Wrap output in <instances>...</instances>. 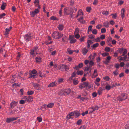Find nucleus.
Masks as SVG:
<instances>
[{
  "label": "nucleus",
  "mask_w": 129,
  "mask_h": 129,
  "mask_svg": "<svg viewBox=\"0 0 129 129\" xmlns=\"http://www.w3.org/2000/svg\"><path fill=\"white\" fill-rule=\"evenodd\" d=\"M73 13V9L71 8L70 9L68 8L67 7L64 9V13L66 15H71Z\"/></svg>",
  "instance_id": "obj_1"
},
{
  "label": "nucleus",
  "mask_w": 129,
  "mask_h": 129,
  "mask_svg": "<svg viewBox=\"0 0 129 129\" xmlns=\"http://www.w3.org/2000/svg\"><path fill=\"white\" fill-rule=\"evenodd\" d=\"M127 94L125 93H122L121 95L117 97V99L119 101H121L126 100L127 99Z\"/></svg>",
  "instance_id": "obj_2"
},
{
  "label": "nucleus",
  "mask_w": 129,
  "mask_h": 129,
  "mask_svg": "<svg viewBox=\"0 0 129 129\" xmlns=\"http://www.w3.org/2000/svg\"><path fill=\"white\" fill-rule=\"evenodd\" d=\"M59 69L62 71H67L69 69L68 67L64 64H61L59 66Z\"/></svg>",
  "instance_id": "obj_3"
},
{
  "label": "nucleus",
  "mask_w": 129,
  "mask_h": 129,
  "mask_svg": "<svg viewBox=\"0 0 129 129\" xmlns=\"http://www.w3.org/2000/svg\"><path fill=\"white\" fill-rule=\"evenodd\" d=\"M24 37L26 42L30 40L32 38V36L31 35V34L30 33L26 34L24 36Z\"/></svg>",
  "instance_id": "obj_4"
},
{
  "label": "nucleus",
  "mask_w": 129,
  "mask_h": 129,
  "mask_svg": "<svg viewBox=\"0 0 129 129\" xmlns=\"http://www.w3.org/2000/svg\"><path fill=\"white\" fill-rule=\"evenodd\" d=\"M98 109L99 107L97 106H93L92 107L90 108L89 109V113H91L94 111L97 110Z\"/></svg>",
  "instance_id": "obj_5"
},
{
  "label": "nucleus",
  "mask_w": 129,
  "mask_h": 129,
  "mask_svg": "<svg viewBox=\"0 0 129 129\" xmlns=\"http://www.w3.org/2000/svg\"><path fill=\"white\" fill-rule=\"evenodd\" d=\"M83 84L84 88H86L87 89H90L92 87V85L88 83V82H84Z\"/></svg>",
  "instance_id": "obj_6"
},
{
  "label": "nucleus",
  "mask_w": 129,
  "mask_h": 129,
  "mask_svg": "<svg viewBox=\"0 0 129 129\" xmlns=\"http://www.w3.org/2000/svg\"><path fill=\"white\" fill-rule=\"evenodd\" d=\"M69 39L70 41V43L71 44L74 43L76 41V40L75 39L73 36L71 35H69Z\"/></svg>",
  "instance_id": "obj_7"
},
{
  "label": "nucleus",
  "mask_w": 129,
  "mask_h": 129,
  "mask_svg": "<svg viewBox=\"0 0 129 129\" xmlns=\"http://www.w3.org/2000/svg\"><path fill=\"white\" fill-rule=\"evenodd\" d=\"M18 118V117H13L12 118H7L6 120V122L10 123L11 122L13 121L16 120Z\"/></svg>",
  "instance_id": "obj_8"
},
{
  "label": "nucleus",
  "mask_w": 129,
  "mask_h": 129,
  "mask_svg": "<svg viewBox=\"0 0 129 129\" xmlns=\"http://www.w3.org/2000/svg\"><path fill=\"white\" fill-rule=\"evenodd\" d=\"M57 85V83L56 81L53 82L49 84L48 86V87H51L56 86Z\"/></svg>",
  "instance_id": "obj_9"
},
{
  "label": "nucleus",
  "mask_w": 129,
  "mask_h": 129,
  "mask_svg": "<svg viewBox=\"0 0 129 129\" xmlns=\"http://www.w3.org/2000/svg\"><path fill=\"white\" fill-rule=\"evenodd\" d=\"M39 0H35L34 2V3L35 7H37L39 9H40L41 8V7L39 5Z\"/></svg>",
  "instance_id": "obj_10"
},
{
  "label": "nucleus",
  "mask_w": 129,
  "mask_h": 129,
  "mask_svg": "<svg viewBox=\"0 0 129 129\" xmlns=\"http://www.w3.org/2000/svg\"><path fill=\"white\" fill-rule=\"evenodd\" d=\"M58 32L57 31H54L52 35V36L53 38L56 39H59V38H58Z\"/></svg>",
  "instance_id": "obj_11"
},
{
  "label": "nucleus",
  "mask_w": 129,
  "mask_h": 129,
  "mask_svg": "<svg viewBox=\"0 0 129 129\" xmlns=\"http://www.w3.org/2000/svg\"><path fill=\"white\" fill-rule=\"evenodd\" d=\"M18 103V102H16L14 101H13L10 104V106L11 108H14L17 105Z\"/></svg>",
  "instance_id": "obj_12"
},
{
  "label": "nucleus",
  "mask_w": 129,
  "mask_h": 129,
  "mask_svg": "<svg viewBox=\"0 0 129 129\" xmlns=\"http://www.w3.org/2000/svg\"><path fill=\"white\" fill-rule=\"evenodd\" d=\"M127 58V55H125L124 57H121L119 56L117 58L118 59H119V62H121V60L123 61H126L125 60L126 58Z\"/></svg>",
  "instance_id": "obj_13"
},
{
  "label": "nucleus",
  "mask_w": 129,
  "mask_h": 129,
  "mask_svg": "<svg viewBox=\"0 0 129 129\" xmlns=\"http://www.w3.org/2000/svg\"><path fill=\"white\" fill-rule=\"evenodd\" d=\"M74 114V112H71L69 113V114L67 116L66 119L68 120H69V119L71 118V117L73 116Z\"/></svg>",
  "instance_id": "obj_14"
},
{
  "label": "nucleus",
  "mask_w": 129,
  "mask_h": 129,
  "mask_svg": "<svg viewBox=\"0 0 129 129\" xmlns=\"http://www.w3.org/2000/svg\"><path fill=\"white\" fill-rule=\"evenodd\" d=\"M125 9L124 8H122L121 10V15L122 19H123L125 17Z\"/></svg>",
  "instance_id": "obj_15"
},
{
  "label": "nucleus",
  "mask_w": 129,
  "mask_h": 129,
  "mask_svg": "<svg viewBox=\"0 0 129 129\" xmlns=\"http://www.w3.org/2000/svg\"><path fill=\"white\" fill-rule=\"evenodd\" d=\"M88 51V50L85 48H84L81 49V52L84 55H86Z\"/></svg>",
  "instance_id": "obj_16"
},
{
  "label": "nucleus",
  "mask_w": 129,
  "mask_h": 129,
  "mask_svg": "<svg viewBox=\"0 0 129 129\" xmlns=\"http://www.w3.org/2000/svg\"><path fill=\"white\" fill-rule=\"evenodd\" d=\"M97 76H98L97 70L96 69H94L93 74L92 75V77L93 78H94Z\"/></svg>",
  "instance_id": "obj_17"
},
{
  "label": "nucleus",
  "mask_w": 129,
  "mask_h": 129,
  "mask_svg": "<svg viewBox=\"0 0 129 129\" xmlns=\"http://www.w3.org/2000/svg\"><path fill=\"white\" fill-rule=\"evenodd\" d=\"M111 58V56H108L106 59L105 61V63L106 64L109 63Z\"/></svg>",
  "instance_id": "obj_18"
},
{
  "label": "nucleus",
  "mask_w": 129,
  "mask_h": 129,
  "mask_svg": "<svg viewBox=\"0 0 129 129\" xmlns=\"http://www.w3.org/2000/svg\"><path fill=\"white\" fill-rule=\"evenodd\" d=\"M42 58L40 57H37L35 58V60L36 62L38 63H40L42 61Z\"/></svg>",
  "instance_id": "obj_19"
},
{
  "label": "nucleus",
  "mask_w": 129,
  "mask_h": 129,
  "mask_svg": "<svg viewBox=\"0 0 129 129\" xmlns=\"http://www.w3.org/2000/svg\"><path fill=\"white\" fill-rule=\"evenodd\" d=\"M37 72L35 69L33 70V78H36L38 76Z\"/></svg>",
  "instance_id": "obj_20"
},
{
  "label": "nucleus",
  "mask_w": 129,
  "mask_h": 129,
  "mask_svg": "<svg viewBox=\"0 0 129 129\" xmlns=\"http://www.w3.org/2000/svg\"><path fill=\"white\" fill-rule=\"evenodd\" d=\"M83 17L81 16L80 18L78 19V20L80 23L84 24L85 22V21L84 20H83Z\"/></svg>",
  "instance_id": "obj_21"
},
{
  "label": "nucleus",
  "mask_w": 129,
  "mask_h": 129,
  "mask_svg": "<svg viewBox=\"0 0 129 129\" xmlns=\"http://www.w3.org/2000/svg\"><path fill=\"white\" fill-rule=\"evenodd\" d=\"M71 89L70 88L64 89V93L66 95H68L71 92Z\"/></svg>",
  "instance_id": "obj_22"
},
{
  "label": "nucleus",
  "mask_w": 129,
  "mask_h": 129,
  "mask_svg": "<svg viewBox=\"0 0 129 129\" xmlns=\"http://www.w3.org/2000/svg\"><path fill=\"white\" fill-rule=\"evenodd\" d=\"M99 46V44L98 43H96L93 44L91 46V47L92 48V49H94L96 48Z\"/></svg>",
  "instance_id": "obj_23"
},
{
  "label": "nucleus",
  "mask_w": 129,
  "mask_h": 129,
  "mask_svg": "<svg viewBox=\"0 0 129 129\" xmlns=\"http://www.w3.org/2000/svg\"><path fill=\"white\" fill-rule=\"evenodd\" d=\"M74 114L75 115V117L77 118L80 115L79 112L77 111H74Z\"/></svg>",
  "instance_id": "obj_24"
},
{
  "label": "nucleus",
  "mask_w": 129,
  "mask_h": 129,
  "mask_svg": "<svg viewBox=\"0 0 129 129\" xmlns=\"http://www.w3.org/2000/svg\"><path fill=\"white\" fill-rule=\"evenodd\" d=\"M6 4L4 2H3L2 4L1 5V9L2 10H4L6 8Z\"/></svg>",
  "instance_id": "obj_25"
},
{
  "label": "nucleus",
  "mask_w": 129,
  "mask_h": 129,
  "mask_svg": "<svg viewBox=\"0 0 129 129\" xmlns=\"http://www.w3.org/2000/svg\"><path fill=\"white\" fill-rule=\"evenodd\" d=\"M38 9H36L34 11H33V17L34 16L35 14L38 13L39 12V10Z\"/></svg>",
  "instance_id": "obj_26"
},
{
  "label": "nucleus",
  "mask_w": 129,
  "mask_h": 129,
  "mask_svg": "<svg viewBox=\"0 0 129 129\" xmlns=\"http://www.w3.org/2000/svg\"><path fill=\"white\" fill-rule=\"evenodd\" d=\"M103 26L106 27L108 28L109 27V22L107 21L103 23Z\"/></svg>",
  "instance_id": "obj_27"
},
{
  "label": "nucleus",
  "mask_w": 129,
  "mask_h": 129,
  "mask_svg": "<svg viewBox=\"0 0 129 129\" xmlns=\"http://www.w3.org/2000/svg\"><path fill=\"white\" fill-rule=\"evenodd\" d=\"M32 97L31 96H29L27 98L26 101L28 102H31L32 101Z\"/></svg>",
  "instance_id": "obj_28"
},
{
  "label": "nucleus",
  "mask_w": 129,
  "mask_h": 129,
  "mask_svg": "<svg viewBox=\"0 0 129 129\" xmlns=\"http://www.w3.org/2000/svg\"><path fill=\"white\" fill-rule=\"evenodd\" d=\"M54 105V104L53 103H49L47 105V107L49 108H51Z\"/></svg>",
  "instance_id": "obj_29"
},
{
  "label": "nucleus",
  "mask_w": 129,
  "mask_h": 129,
  "mask_svg": "<svg viewBox=\"0 0 129 129\" xmlns=\"http://www.w3.org/2000/svg\"><path fill=\"white\" fill-rule=\"evenodd\" d=\"M83 14L81 10H79L78 13V14L77 15L76 17H77L79 15H82Z\"/></svg>",
  "instance_id": "obj_30"
},
{
  "label": "nucleus",
  "mask_w": 129,
  "mask_h": 129,
  "mask_svg": "<svg viewBox=\"0 0 129 129\" xmlns=\"http://www.w3.org/2000/svg\"><path fill=\"white\" fill-rule=\"evenodd\" d=\"M83 66V63H81L79 64L78 66H75V67L74 68L75 69H76L77 70L78 67L79 68H80L82 67Z\"/></svg>",
  "instance_id": "obj_31"
},
{
  "label": "nucleus",
  "mask_w": 129,
  "mask_h": 129,
  "mask_svg": "<svg viewBox=\"0 0 129 129\" xmlns=\"http://www.w3.org/2000/svg\"><path fill=\"white\" fill-rule=\"evenodd\" d=\"M63 25L59 24L58 26V28L60 30H62L63 28Z\"/></svg>",
  "instance_id": "obj_32"
},
{
  "label": "nucleus",
  "mask_w": 129,
  "mask_h": 129,
  "mask_svg": "<svg viewBox=\"0 0 129 129\" xmlns=\"http://www.w3.org/2000/svg\"><path fill=\"white\" fill-rule=\"evenodd\" d=\"M59 84H60L63 82V78H59L57 81Z\"/></svg>",
  "instance_id": "obj_33"
},
{
  "label": "nucleus",
  "mask_w": 129,
  "mask_h": 129,
  "mask_svg": "<svg viewBox=\"0 0 129 129\" xmlns=\"http://www.w3.org/2000/svg\"><path fill=\"white\" fill-rule=\"evenodd\" d=\"M60 95H65L66 94L64 93V89L61 90L59 92Z\"/></svg>",
  "instance_id": "obj_34"
},
{
  "label": "nucleus",
  "mask_w": 129,
  "mask_h": 129,
  "mask_svg": "<svg viewBox=\"0 0 129 129\" xmlns=\"http://www.w3.org/2000/svg\"><path fill=\"white\" fill-rule=\"evenodd\" d=\"M73 83L75 85H76L78 84L79 82V81L77 80L74 79L73 80Z\"/></svg>",
  "instance_id": "obj_35"
},
{
  "label": "nucleus",
  "mask_w": 129,
  "mask_h": 129,
  "mask_svg": "<svg viewBox=\"0 0 129 129\" xmlns=\"http://www.w3.org/2000/svg\"><path fill=\"white\" fill-rule=\"evenodd\" d=\"M62 37L63 38H62V41L63 42H66L67 39V37L65 35L63 36Z\"/></svg>",
  "instance_id": "obj_36"
},
{
  "label": "nucleus",
  "mask_w": 129,
  "mask_h": 129,
  "mask_svg": "<svg viewBox=\"0 0 129 129\" xmlns=\"http://www.w3.org/2000/svg\"><path fill=\"white\" fill-rule=\"evenodd\" d=\"M86 37L85 36H83L81 37L79 39V41L81 43L84 42V40L85 38Z\"/></svg>",
  "instance_id": "obj_37"
},
{
  "label": "nucleus",
  "mask_w": 129,
  "mask_h": 129,
  "mask_svg": "<svg viewBox=\"0 0 129 129\" xmlns=\"http://www.w3.org/2000/svg\"><path fill=\"white\" fill-rule=\"evenodd\" d=\"M58 37L59 39L63 36V35L61 33L58 32Z\"/></svg>",
  "instance_id": "obj_38"
},
{
  "label": "nucleus",
  "mask_w": 129,
  "mask_h": 129,
  "mask_svg": "<svg viewBox=\"0 0 129 129\" xmlns=\"http://www.w3.org/2000/svg\"><path fill=\"white\" fill-rule=\"evenodd\" d=\"M100 53L102 55L103 57H106L108 56L109 55V53L107 52L103 53L102 54L101 53Z\"/></svg>",
  "instance_id": "obj_39"
},
{
  "label": "nucleus",
  "mask_w": 129,
  "mask_h": 129,
  "mask_svg": "<svg viewBox=\"0 0 129 129\" xmlns=\"http://www.w3.org/2000/svg\"><path fill=\"white\" fill-rule=\"evenodd\" d=\"M77 73L78 75H82L83 73V71H78L77 72Z\"/></svg>",
  "instance_id": "obj_40"
},
{
  "label": "nucleus",
  "mask_w": 129,
  "mask_h": 129,
  "mask_svg": "<svg viewBox=\"0 0 129 129\" xmlns=\"http://www.w3.org/2000/svg\"><path fill=\"white\" fill-rule=\"evenodd\" d=\"M111 86L108 84L105 87V88L106 90H109L111 88Z\"/></svg>",
  "instance_id": "obj_41"
},
{
  "label": "nucleus",
  "mask_w": 129,
  "mask_h": 129,
  "mask_svg": "<svg viewBox=\"0 0 129 129\" xmlns=\"http://www.w3.org/2000/svg\"><path fill=\"white\" fill-rule=\"evenodd\" d=\"M67 50L68 53L70 54H71L73 52V50H71L69 48L67 49Z\"/></svg>",
  "instance_id": "obj_42"
},
{
  "label": "nucleus",
  "mask_w": 129,
  "mask_h": 129,
  "mask_svg": "<svg viewBox=\"0 0 129 129\" xmlns=\"http://www.w3.org/2000/svg\"><path fill=\"white\" fill-rule=\"evenodd\" d=\"M103 79L107 81H109L110 79L109 77L107 76H106L104 77H103Z\"/></svg>",
  "instance_id": "obj_43"
},
{
  "label": "nucleus",
  "mask_w": 129,
  "mask_h": 129,
  "mask_svg": "<svg viewBox=\"0 0 129 129\" xmlns=\"http://www.w3.org/2000/svg\"><path fill=\"white\" fill-rule=\"evenodd\" d=\"M92 25L89 26L88 29V33L89 34V32L91 31H92Z\"/></svg>",
  "instance_id": "obj_44"
},
{
  "label": "nucleus",
  "mask_w": 129,
  "mask_h": 129,
  "mask_svg": "<svg viewBox=\"0 0 129 129\" xmlns=\"http://www.w3.org/2000/svg\"><path fill=\"white\" fill-rule=\"evenodd\" d=\"M20 85V84H19L18 83H15L12 85V86L13 87L14 86L17 87L19 86Z\"/></svg>",
  "instance_id": "obj_45"
},
{
  "label": "nucleus",
  "mask_w": 129,
  "mask_h": 129,
  "mask_svg": "<svg viewBox=\"0 0 129 129\" xmlns=\"http://www.w3.org/2000/svg\"><path fill=\"white\" fill-rule=\"evenodd\" d=\"M110 50V48L108 47H106L105 48V50L106 52H109Z\"/></svg>",
  "instance_id": "obj_46"
},
{
  "label": "nucleus",
  "mask_w": 129,
  "mask_h": 129,
  "mask_svg": "<svg viewBox=\"0 0 129 129\" xmlns=\"http://www.w3.org/2000/svg\"><path fill=\"white\" fill-rule=\"evenodd\" d=\"M102 87H100L98 92V94L99 95H101L102 94Z\"/></svg>",
  "instance_id": "obj_47"
},
{
  "label": "nucleus",
  "mask_w": 129,
  "mask_h": 129,
  "mask_svg": "<svg viewBox=\"0 0 129 129\" xmlns=\"http://www.w3.org/2000/svg\"><path fill=\"white\" fill-rule=\"evenodd\" d=\"M102 13L103 15L107 16L109 14V12L107 11H103L102 12Z\"/></svg>",
  "instance_id": "obj_48"
},
{
  "label": "nucleus",
  "mask_w": 129,
  "mask_h": 129,
  "mask_svg": "<svg viewBox=\"0 0 129 129\" xmlns=\"http://www.w3.org/2000/svg\"><path fill=\"white\" fill-rule=\"evenodd\" d=\"M79 88L81 89H82L84 87V86L83 84V82L80 84L79 86Z\"/></svg>",
  "instance_id": "obj_49"
},
{
  "label": "nucleus",
  "mask_w": 129,
  "mask_h": 129,
  "mask_svg": "<svg viewBox=\"0 0 129 129\" xmlns=\"http://www.w3.org/2000/svg\"><path fill=\"white\" fill-rule=\"evenodd\" d=\"M79 29L78 28H76L75 29V31L74 32V34H79Z\"/></svg>",
  "instance_id": "obj_50"
},
{
  "label": "nucleus",
  "mask_w": 129,
  "mask_h": 129,
  "mask_svg": "<svg viewBox=\"0 0 129 129\" xmlns=\"http://www.w3.org/2000/svg\"><path fill=\"white\" fill-rule=\"evenodd\" d=\"M102 25L101 24H98L96 26V28L98 29H100L102 27Z\"/></svg>",
  "instance_id": "obj_51"
},
{
  "label": "nucleus",
  "mask_w": 129,
  "mask_h": 129,
  "mask_svg": "<svg viewBox=\"0 0 129 129\" xmlns=\"http://www.w3.org/2000/svg\"><path fill=\"white\" fill-rule=\"evenodd\" d=\"M26 101L24 100H21L20 101L19 103L21 104H23L25 103Z\"/></svg>",
  "instance_id": "obj_52"
},
{
  "label": "nucleus",
  "mask_w": 129,
  "mask_h": 129,
  "mask_svg": "<svg viewBox=\"0 0 129 129\" xmlns=\"http://www.w3.org/2000/svg\"><path fill=\"white\" fill-rule=\"evenodd\" d=\"M74 37L77 39H78L80 37V36L79 34H75Z\"/></svg>",
  "instance_id": "obj_53"
},
{
  "label": "nucleus",
  "mask_w": 129,
  "mask_h": 129,
  "mask_svg": "<svg viewBox=\"0 0 129 129\" xmlns=\"http://www.w3.org/2000/svg\"><path fill=\"white\" fill-rule=\"evenodd\" d=\"M98 33V31L96 29H93L92 31V33L94 35Z\"/></svg>",
  "instance_id": "obj_54"
},
{
  "label": "nucleus",
  "mask_w": 129,
  "mask_h": 129,
  "mask_svg": "<svg viewBox=\"0 0 129 129\" xmlns=\"http://www.w3.org/2000/svg\"><path fill=\"white\" fill-rule=\"evenodd\" d=\"M50 19L51 20H57V18L55 16H53L50 18Z\"/></svg>",
  "instance_id": "obj_55"
},
{
  "label": "nucleus",
  "mask_w": 129,
  "mask_h": 129,
  "mask_svg": "<svg viewBox=\"0 0 129 129\" xmlns=\"http://www.w3.org/2000/svg\"><path fill=\"white\" fill-rule=\"evenodd\" d=\"M111 15L112 16V18L114 19H116L117 17V14L116 13L114 14H111Z\"/></svg>",
  "instance_id": "obj_56"
},
{
  "label": "nucleus",
  "mask_w": 129,
  "mask_h": 129,
  "mask_svg": "<svg viewBox=\"0 0 129 129\" xmlns=\"http://www.w3.org/2000/svg\"><path fill=\"white\" fill-rule=\"evenodd\" d=\"M93 43V42L92 41L90 40H88L87 41V44L91 45Z\"/></svg>",
  "instance_id": "obj_57"
},
{
  "label": "nucleus",
  "mask_w": 129,
  "mask_h": 129,
  "mask_svg": "<svg viewBox=\"0 0 129 129\" xmlns=\"http://www.w3.org/2000/svg\"><path fill=\"white\" fill-rule=\"evenodd\" d=\"M105 37V35H101L100 37V39L103 40L104 39Z\"/></svg>",
  "instance_id": "obj_58"
},
{
  "label": "nucleus",
  "mask_w": 129,
  "mask_h": 129,
  "mask_svg": "<svg viewBox=\"0 0 129 129\" xmlns=\"http://www.w3.org/2000/svg\"><path fill=\"white\" fill-rule=\"evenodd\" d=\"M38 121L39 122H41L42 121V118L41 117H38L37 118Z\"/></svg>",
  "instance_id": "obj_59"
},
{
  "label": "nucleus",
  "mask_w": 129,
  "mask_h": 129,
  "mask_svg": "<svg viewBox=\"0 0 129 129\" xmlns=\"http://www.w3.org/2000/svg\"><path fill=\"white\" fill-rule=\"evenodd\" d=\"M113 73L115 75H117L118 74V70H116L114 71L113 72Z\"/></svg>",
  "instance_id": "obj_60"
},
{
  "label": "nucleus",
  "mask_w": 129,
  "mask_h": 129,
  "mask_svg": "<svg viewBox=\"0 0 129 129\" xmlns=\"http://www.w3.org/2000/svg\"><path fill=\"white\" fill-rule=\"evenodd\" d=\"M123 50L124 51L123 52L122 54L123 55V56L126 54L127 53V50L126 49H124Z\"/></svg>",
  "instance_id": "obj_61"
},
{
  "label": "nucleus",
  "mask_w": 129,
  "mask_h": 129,
  "mask_svg": "<svg viewBox=\"0 0 129 129\" xmlns=\"http://www.w3.org/2000/svg\"><path fill=\"white\" fill-rule=\"evenodd\" d=\"M106 31V29L105 28H102L101 29V33H105Z\"/></svg>",
  "instance_id": "obj_62"
},
{
  "label": "nucleus",
  "mask_w": 129,
  "mask_h": 129,
  "mask_svg": "<svg viewBox=\"0 0 129 129\" xmlns=\"http://www.w3.org/2000/svg\"><path fill=\"white\" fill-rule=\"evenodd\" d=\"M6 14L5 13H3L1 14L0 15V19H2L3 17L4 16L6 15Z\"/></svg>",
  "instance_id": "obj_63"
},
{
  "label": "nucleus",
  "mask_w": 129,
  "mask_h": 129,
  "mask_svg": "<svg viewBox=\"0 0 129 129\" xmlns=\"http://www.w3.org/2000/svg\"><path fill=\"white\" fill-rule=\"evenodd\" d=\"M89 64L91 66L94 65V62L92 60H91L89 62Z\"/></svg>",
  "instance_id": "obj_64"
}]
</instances>
